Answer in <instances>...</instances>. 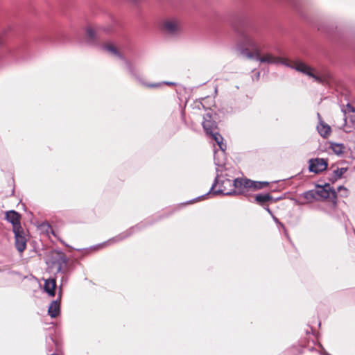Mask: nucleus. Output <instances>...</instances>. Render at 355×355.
<instances>
[{"instance_id":"12","label":"nucleus","mask_w":355,"mask_h":355,"mask_svg":"<svg viewBox=\"0 0 355 355\" xmlns=\"http://www.w3.org/2000/svg\"><path fill=\"white\" fill-rule=\"evenodd\" d=\"M56 279L49 278L45 279L44 289L51 297L55 295V289L56 287Z\"/></svg>"},{"instance_id":"17","label":"nucleus","mask_w":355,"mask_h":355,"mask_svg":"<svg viewBox=\"0 0 355 355\" xmlns=\"http://www.w3.org/2000/svg\"><path fill=\"white\" fill-rule=\"evenodd\" d=\"M272 197L269 193L259 194L255 197V200L261 205H263L266 202L271 200Z\"/></svg>"},{"instance_id":"26","label":"nucleus","mask_w":355,"mask_h":355,"mask_svg":"<svg viewBox=\"0 0 355 355\" xmlns=\"http://www.w3.org/2000/svg\"><path fill=\"white\" fill-rule=\"evenodd\" d=\"M322 355H330L328 352H327L324 349L321 352Z\"/></svg>"},{"instance_id":"21","label":"nucleus","mask_w":355,"mask_h":355,"mask_svg":"<svg viewBox=\"0 0 355 355\" xmlns=\"http://www.w3.org/2000/svg\"><path fill=\"white\" fill-rule=\"evenodd\" d=\"M86 34L89 41L92 42L96 38V31L91 27L86 30Z\"/></svg>"},{"instance_id":"19","label":"nucleus","mask_w":355,"mask_h":355,"mask_svg":"<svg viewBox=\"0 0 355 355\" xmlns=\"http://www.w3.org/2000/svg\"><path fill=\"white\" fill-rule=\"evenodd\" d=\"M347 168L346 167L337 168L333 171V176L331 179L333 180H337L338 179L341 178L343 175L347 172Z\"/></svg>"},{"instance_id":"30","label":"nucleus","mask_w":355,"mask_h":355,"mask_svg":"<svg viewBox=\"0 0 355 355\" xmlns=\"http://www.w3.org/2000/svg\"><path fill=\"white\" fill-rule=\"evenodd\" d=\"M52 355H58V354H53Z\"/></svg>"},{"instance_id":"22","label":"nucleus","mask_w":355,"mask_h":355,"mask_svg":"<svg viewBox=\"0 0 355 355\" xmlns=\"http://www.w3.org/2000/svg\"><path fill=\"white\" fill-rule=\"evenodd\" d=\"M337 191L340 193L341 197H347L348 196L349 191L343 186L338 187L337 188Z\"/></svg>"},{"instance_id":"11","label":"nucleus","mask_w":355,"mask_h":355,"mask_svg":"<svg viewBox=\"0 0 355 355\" xmlns=\"http://www.w3.org/2000/svg\"><path fill=\"white\" fill-rule=\"evenodd\" d=\"M318 117L319 119V124L317 126L318 131L322 137L326 138L331 133V127L322 121L319 113H318Z\"/></svg>"},{"instance_id":"24","label":"nucleus","mask_w":355,"mask_h":355,"mask_svg":"<svg viewBox=\"0 0 355 355\" xmlns=\"http://www.w3.org/2000/svg\"><path fill=\"white\" fill-rule=\"evenodd\" d=\"M125 64H126V66L128 67V69L129 70V71L133 75L135 76V73H134V71H133V69H132V65L128 62V61H125Z\"/></svg>"},{"instance_id":"8","label":"nucleus","mask_w":355,"mask_h":355,"mask_svg":"<svg viewBox=\"0 0 355 355\" xmlns=\"http://www.w3.org/2000/svg\"><path fill=\"white\" fill-rule=\"evenodd\" d=\"M315 191L317 192L318 200L329 198L331 196L334 199L336 198V191L335 190H331L329 184H327L324 187L319 186L316 189H315Z\"/></svg>"},{"instance_id":"20","label":"nucleus","mask_w":355,"mask_h":355,"mask_svg":"<svg viewBox=\"0 0 355 355\" xmlns=\"http://www.w3.org/2000/svg\"><path fill=\"white\" fill-rule=\"evenodd\" d=\"M130 234H131V230H128V232H124V233L109 240L107 242L103 243V245H105L106 243H111L121 241V240L128 237Z\"/></svg>"},{"instance_id":"27","label":"nucleus","mask_w":355,"mask_h":355,"mask_svg":"<svg viewBox=\"0 0 355 355\" xmlns=\"http://www.w3.org/2000/svg\"><path fill=\"white\" fill-rule=\"evenodd\" d=\"M266 210L270 214H272V212L270 211V209L267 207H265Z\"/></svg>"},{"instance_id":"6","label":"nucleus","mask_w":355,"mask_h":355,"mask_svg":"<svg viewBox=\"0 0 355 355\" xmlns=\"http://www.w3.org/2000/svg\"><path fill=\"white\" fill-rule=\"evenodd\" d=\"M309 169L311 172L319 173L326 170L327 162L321 158L311 159L309 160Z\"/></svg>"},{"instance_id":"28","label":"nucleus","mask_w":355,"mask_h":355,"mask_svg":"<svg viewBox=\"0 0 355 355\" xmlns=\"http://www.w3.org/2000/svg\"><path fill=\"white\" fill-rule=\"evenodd\" d=\"M348 107L350 108V110L352 111V112H354V109L353 107H352L351 105H348Z\"/></svg>"},{"instance_id":"14","label":"nucleus","mask_w":355,"mask_h":355,"mask_svg":"<svg viewBox=\"0 0 355 355\" xmlns=\"http://www.w3.org/2000/svg\"><path fill=\"white\" fill-rule=\"evenodd\" d=\"M329 148L338 156L343 155L345 150V145L341 143L329 142Z\"/></svg>"},{"instance_id":"18","label":"nucleus","mask_w":355,"mask_h":355,"mask_svg":"<svg viewBox=\"0 0 355 355\" xmlns=\"http://www.w3.org/2000/svg\"><path fill=\"white\" fill-rule=\"evenodd\" d=\"M103 48L105 50L108 51L110 54H112L116 57H118L121 59H123L122 55H121V53L118 51V50L115 48V46L113 44H105L103 46Z\"/></svg>"},{"instance_id":"2","label":"nucleus","mask_w":355,"mask_h":355,"mask_svg":"<svg viewBox=\"0 0 355 355\" xmlns=\"http://www.w3.org/2000/svg\"><path fill=\"white\" fill-rule=\"evenodd\" d=\"M203 128L207 135H209L218 144L220 152L214 151V163L219 167H223L225 164V151L226 144L223 143V138L218 132V125L212 119L211 113L207 112L203 116Z\"/></svg>"},{"instance_id":"1","label":"nucleus","mask_w":355,"mask_h":355,"mask_svg":"<svg viewBox=\"0 0 355 355\" xmlns=\"http://www.w3.org/2000/svg\"><path fill=\"white\" fill-rule=\"evenodd\" d=\"M266 48V38L263 32L254 26H250L239 35L236 49L243 58L255 60L260 63L268 64H283L294 69L313 78L318 83L327 81L326 76L318 74L315 69L301 61L288 62L270 52H264Z\"/></svg>"},{"instance_id":"4","label":"nucleus","mask_w":355,"mask_h":355,"mask_svg":"<svg viewBox=\"0 0 355 355\" xmlns=\"http://www.w3.org/2000/svg\"><path fill=\"white\" fill-rule=\"evenodd\" d=\"M162 30L168 35H175L181 31V24L175 18L166 19L163 21Z\"/></svg>"},{"instance_id":"16","label":"nucleus","mask_w":355,"mask_h":355,"mask_svg":"<svg viewBox=\"0 0 355 355\" xmlns=\"http://www.w3.org/2000/svg\"><path fill=\"white\" fill-rule=\"evenodd\" d=\"M246 184L249 185L248 188L254 189H261L266 187L268 184V182H257L249 180V182H246Z\"/></svg>"},{"instance_id":"15","label":"nucleus","mask_w":355,"mask_h":355,"mask_svg":"<svg viewBox=\"0 0 355 355\" xmlns=\"http://www.w3.org/2000/svg\"><path fill=\"white\" fill-rule=\"evenodd\" d=\"M246 182H249V180L240 178L235 179L234 180L232 181V189H234V191H236V189H239V192L240 193L241 191V189H245L249 187V185L246 184Z\"/></svg>"},{"instance_id":"23","label":"nucleus","mask_w":355,"mask_h":355,"mask_svg":"<svg viewBox=\"0 0 355 355\" xmlns=\"http://www.w3.org/2000/svg\"><path fill=\"white\" fill-rule=\"evenodd\" d=\"M61 275V279H60V281H61V284L60 285V289H61V287L64 285L65 284H67V281H68V274L67 272L65 273V274H60Z\"/></svg>"},{"instance_id":"3","label":"nucleus","mask_w":355,"mask_h":355,"mask_svg":"<svg viewBox=\"0 0 355 355\" xmlns=\"http://www.w3.org/2000/svg\"><path fill=\"white\" fill-rule=\"evenodd\" d=\"M232 181L228 178H225L223 180L219 179V176L217 175L214 183L212 184L209 191L205 195L198 197V198H204L205 196H208L209 194L216 195V194H223L225 196H231L237 193L236 191H234L232 189Z\"/></svg>"},{"instance_id":"7","label":"nucleus","mask_w":355,"mask_h":355,"mask_svg":"<svg viewBox=\"0 0 355 355\" xmlns=\"http://www.w3.org/2000/svg\"><path fill=\"white\" fill-rule=\"evenodd\" d=\"M15 239V246L19 252H22L26 248L27 240L22 228L13 231Z\"/></svg>"},{"instance_id":"5","label":"nucleus","mask_w":355,"mask_h":355,"mask_svg":"<svg viewBox=\"0 0 355 355\" xmlns=\"http://www.w3.org/2000/svg\"><path fill=\"white\" fill-rule=\"evenodd\" d=\"M67 259L64 256H60L57 259L52 262V268L56 271L55 278H58L60 274H65L68 271Z\"/></svg>"},{"instance_id":"29","label":"nucleus","mask_w":355,"mask_h":355,"mask_svg":"<svg viewBox=\"0 0 355 355\" xmlns=\"http://www.w3.org/2000/svg\"><path fill=\"white\" fill-rule=\"evenodd\" d=\"M273 218H274V220H275V221L276 223H279V220H278V219H277V218H275V217H274V216H273Z\"/></svg>"},{"instance_id":"25","label":"nucleus","mask_w":355,"mask_h":355,"mask_svg":"<svg viewBox=\"0 0 355 355\" xmlns=\"http://www.w3.org/2000/svg\"><path fill=\"white\" fill-rule=\"evenodd\" d=\"M161 85V83H155V84H148V85H146L147 87H158Z\"/></svg>"},{"instance_id":"13","label":"nucleus","mask_w":355,"mask_h":355,"mask_svg":"<svg viewBox=\"0 0 355 355\" xmlns=\"http://www.w3.org/2000/svg\"><path fill=\"white\" fill-rule=\"evenodd\" d=\"M60 312V304L58 300H53L48 309V313L51 318L57 317Z\"/></svg>"},{"instance_id":"10","label":"nucleus","mask_w":355,"mask_h":355,"mask_svg":"<svg viewBox=\"0 0 355 355\" xmlns=\"http://www.w3.org/2000/svg\"><path fill=\"white\" fill-rule=\"evenodd\" d=\"M299 199L301 205L313 202L318 200L317 192H315V189L307 191L300 195Z\"/></svg>"},{"instance_id":"9","label":"nucleus","mask_w":355,"mask_h":355,"mask_svg":"<svg viewBox=\"0 0 355 355\" xmlns=\"http://www.w3.org/2000/svg\"><path fill=\"white\" fill-rule=\"evenodd\" d=\"M6 220L12 225V230L22 228L20 224V215L15 211H8L6 214Z\"/></svg>"}]
</instances>
